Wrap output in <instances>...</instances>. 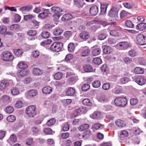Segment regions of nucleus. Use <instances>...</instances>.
Returning a JSON list of instances; mask_svg holds the SVG:
<instances>
[{"label":"nucleus","instance_id":"1a4fd4ad","mask_svg":"<svg viewBox=\"0 0 146 146\" xmlns=\"http://www.w3.org/2000/svg\"><path fill=\"white\" fill-rule=\"evenodd\" d=\"M98 12V7L94 5L91 7L90 9V13L92 16L96 15Z\"/></svg>","mask_w":146,"mask_h":146},{"label":"nucleus","instance_id":"f3484780","mask_svg":"<svg viewBox=\"0 0 146 146\" xmlns=\"http://www.w3.org/2000/svg\"><path fill=\"white\" fill-rule=\"evenodd\" d=\"M49 9H45L44 11L39 13L38 17L39 18L44 19L47 17L48 16Z\"/></svg>","mask_w":146,"mask_h":146},{"label":"nucleus","instance_id":"6ab92c4d","mask_svg":"<svg viewBox=\"0 0 146 146\" xmlns=\"http://www.w3.org/2000/svg\"><path fill=\"white\" fill-rule=\"evenodd\" d=\"M101 52V49L98 47H94L92 50V54L94 56L99 55Z\"/></svg>","mask_w":146,"mask_h":146},{"label":"nucleus","instance_id":"7c9ffc66","mask_svg":"<svg viewBox=\"0 0 146 146\" xmlns=\"http://www.w3.org/2000/svg\"><path fill=\"white\" fill-rule=\"evenodd\" d=\"M72 34V33L71 31H67L64 33L63 35L65 38L68 40L71 36Z\"/></svg>","mask_w":146,"mask_h":146},{"label":"nucleus","instance_id":"0eeeda50","mask_svg":"<svg viewBox=\"0 0 146 146\" xmlns=\"http://www.w3.org/2000/svg\"><path fill=\"white\" fill-rule=\"evenodd\" d=\"M134 81L140 85H143L145 84L146 80L142 76H135Z\"/></svg>","mask_w":146,"mask_h":146},{"label":"nucleus","instance_id":"bb28decb","mask_svg":"<svg viewBox=\"0 0 146 146\" xmlns=\"http://www.w3.org/2000/svg\"><path fill=\"white\" fill-rule=\"evenodd\" d=\"M115 123L117 126L120 127H123L126 125L125 123L123 121L119 119L117 120Z\"/></svg>","mask_w":146,"mask_h":146},{"label":"nucleus","instance_id":"2f4dec72","mask_svg":"<svg viewBox=\"0 0 146 146\" xmlns=\"http://www.w3.org/2000/svg\"><path fill=\"white\" fill-rule=\"evenodd\" d=\"M134 71V73L136 74H143L144 72V69L139 67L135 68Z\"/></svg>","mask_w":146,"mask_h":146},{"label":"nucleus","instance_id":"c9c22d12","mask_svg":"<svg viewBox=\"0 0 146 146\" xmlns=\"http://www.w3.org/2000/svg\"><path fill=\"white\" fill-rule=\"evenodd\" d=\"M37 94V91L35 90H32L29 91L28 95L30 97L35 96Z\"/></svg>","mask_w":146,"mask_h":146},{"label":"nucleus","instance_id":"4be33fe9","mask_svg":"<svg viewBox=\"0 0 146 146\" xmlns=\"http://www.w3.org/2000/svg\"><path fill=\"white\" fill-rule=\"evenodd\" d=\"M75 46L73 42L69 43L68 45L67 49L68 51L70 52H74L75 49Z\"/></svg>","mask_w":146,"mask_h":146},{"label":"nucleus","instance_id":"aec40b11","mask_svg":"<svg viewBox=\"0 0 146 146\" xmlns=\"http://www.w3.org/2000/svg\"><path fill=\"white\" fill-rule=\"evenodd\" d=\"M117 45L121 47V48L123 50L127 49L129 46L128 42H120L118 43Z\"/></svg>","mask_w":146,"mask_h":146},{"label":"nucleus","instance_id":"603ef678","mask_svg":"<svg viewBox=\"0 0 146 146\" xmlns=\"http://www.w3.org/2000/svg\"><path fill=\"white\" fill-rule=\"evenodd\" d=\"M7 28L4 25H2L0 26V33L1 34L4 35L6 31Z\"/></svg>","mask_w":146,"mask_h":146},{"label":"nucleus","instance_id":"9b49d317","mask_svg":"<svg viewBox=\"0 0 146 146\" xmlns=\"http://www.w3.org/2000/svg\"><path fill=\"white\" fill-rule=\"evenodd\" d=\"M32 6H26L21 8L20 10L23 14H26V13L32 9Z\"/></svg>","mask_w":146,"mask_h":146},{"label":"nucleus","instance_id":"ddd939ff","mask_svg":"<svg viewBox=\"0 0 146 146\" xmlns=\"http://www.w3.org/2000/svg\"><path fill=\"white\" fill-rule=\"evenodd\" d=\"M75 93L74 89L71 87L69 88L66 92V95L69 96H72Z\"/></svg>","mask_w":146,"mask_h":146},{"label":"nucleus","instance_id":"37998d69","mask_svg":"<svg viewBox=\"0 0 146 146\" xmlns=\"http://www.w3.org/2000/svg\"><path fill=\"white\" fill-rule=\"evenodd\" d=\"M92 85L94 88H97L100 86L101 83L99 80H95L92 83Z\"/></svg>","mask_w":146,"mask_h":146},{"label":"nucleus","instance_id":"052dcab7","mask_svg":"<svg viewBox=\"0 0 146 146\" xmlns=\"http://www.w3.org/2000/svg\"><path fill=\"white\" fill-rule=\"evenodd\" d=\"M110 88V84L109 83H106L104 84L102 86V89L105 90H107Z\"/></svg>","mask_w":146,"mask_h":146},{"label":"nucleus","instance_id":"a211bd4d","mask_svg":"<svg viewBox=\"0 0 146 146\" xmlns=\"http://www.w3.org/2000/svg\"><path fill=\"white\" fill-rule=\"evenodd\" d=\"M14 53L15 56L17 57H20L23 54V52L22 49H15L14 50Z\"/></svg>","mask_w":146,"mask_h":146},{"label":"nucleus","instance_id":"4c0bfd02","mask_svg":"<svg viewBox=\"0 0 146 146\" xmlns=\"http://www.w3.org/2000/svg\"><path fill=\"white\" fill-rule=\"evenodd\" d=\"M11 93L13 95H17L19 94V90L18 88L13 87L11 89Z\"/></svg>","mask_w":146,"mask_h":146},{"label":"nucleus","instance_id":"864d4df0","mask_svg":"<svg viewBox=\"0 0 146 146\" xmlns=\"http://www.w3.org/2000/svg\"><path fill=\"white\" fill-rule=\"evenodd\" d=\"M18 66L21 69H25L28 67L27 64L22 62H19L18 64Z\"/></svg>","mask_w":146,"mask_h":146},{"label":"nucleus","instance_id":"a19ab883","mask_svg":"<svg viewBox=\"0 0 146 146\" xmlns=\"http://www.w3.org/2000/svg\"><path fill=\"white\" fill-rule=\"evenodd\" d=\"M63 74L61 72H58L54 74V78L56 80H59L61 78Z\"/></svg>","mask_w":146,"mask_h":146},{"label":"nucleus","instance_id":"13d9d810","mask_svg":"<svg viewBox=\"0 0 146 146\" xmlns=\"http://www.w3.org/2000/svg\"><path fill=\"white\" fill-rule=\"evenodd\" d=\"M82 103L84 105L87 106H91L92 105V104L90 102V100L88 99H84L82 101Z\"/></svg>","mask_w":146,"mask_h":146},{"label":"nucleus","instance_id":"774afa93","mask_svg":"<svg viewBox=\"0 0 146 146\" xmlns=\"http://www.w3.org/2000/svg\"><path fill=\"white\" fill-rule=\"evenodd\" d=\"M36 32L35 30H29L28 32V35L31 36H34L36 34Z\"/></svg>","mask_w":146,"mask_h":146},{"label":"nucleus","instance_id":"cd10ccee","mask_svg":"<svg viewBox=\"0 0 146 146\" xmlns=\"http://www.w3.org/2000/svg\"><path fill=\"white\" fill-rule=\"evenodd\" d=\"M113 50L109 46H106L104 48L103 52L105 54H110L112 52Z\"/></svg>","mask_w":146,"mask_h":146},{"label":"nucleus","instance_id":"bf43d9fd","mask_svg":"<svg viewBox=\"0 0 146 146\" xmlns=\"http://www.w3.org/2000/svg\"><path fill=\"white\" fill-rule=\"evenodd\" d=\"M43 131L46 134H51L52 133V129L48 128H44Z\"/></svg>","mask_w":146,"mask_h":146},{"label":"nucleus","instance_id":"72a5a7b5","mask_svg":"<svg viewBox=\"0 0 146 146\" xmlns=\"http://www.w3.org/2000/svg\"><path fill=\"white\" fill-rule=\"evenodd\" d=\"M137 52L135 50L132 49L128 52V55L131 57H134L137 55Z\"/></svg>","mask_w":146,"mask_h":146},{"label":"nucleus","instance_id":"58836bf2","mask_svg":"<svg viewBox=\"0 0 146 146\" xmlns=\"http://www.w3.org/2000/svg\"><path fill=\"white\" fill-rule=\"evenodd\" d=\"M40 54V52L37 50L33 51L31 53V56L34 58H38Z\"/></svg>","mask_w":146,"mask_h":146},{"label":"nucleus","instance_id":"c85d7f7f","mask_svg":"<svg viewBox=\"0 0 146 146\" xmlns=\"http://www.w3.org/2000/svg\"><path fill=\"white\" fill-rule=\"evenodd\" d=\"M84 71L86 72H90L93 71L92 67L90 65H85L83 67Z\"/></svg>","mask_w":146,"mask_h":146},{"label":"nucleus","instance_id":"de8ad7c7","mask_svg":"<svg viewBox=\"0 0 146 146\" xmlns=\"http://www.w3.org/2000/svg\"><path fill=\"white\" fill-rule=\"evenodd\" d=\"M56 121V120L54 118L49 119L46 123V124L48 126H51L53 125Z\"/></svg>","mask_w":146,"mask_h":146},{"label":"nucleus","instance_id":"e433bc0d","mask_svg":"<svg viewBox=\"0 0 146 146\" xmlns=\"http://www.w3.org/2000/svg\"><path fill=\"white\" fill-rule=\"evenodd\" d=\"M75 4L78 7H81L84 5L83 2L81 0H74Z\"/></svg>","mask_w":146,"mask_h":146},{"label":"nucleus","instance_id":"423d86ee","mask_svg":"<svg viewBox=\"0 0 146 146\" xmlns=\"http://www.w3.org/2000/svg\"><path fill=\"white\" fill-rule=\"evenodd\" d=\"M118 10L115 7L112 8L109 11L108 16L113 18V20H117L118 18Z\"/></svg>","mask_w":146,"mask_h":146},{"label":"nucleus","instance_id":"ea45409f","mask_svg":"<svg viewBox=\"0 0 146 146\" xmlns=\"http://www.w3.org/2000/svg\"><path fill=\"white\" fill-rule=\"evenodd\" d=\"M130 79L126 77H123L121 78L119 80L121 84H125L129 81Z\"/></svg>","mask_w":146,"mask_h":146},{"label":"nucleus","instance_id":"680f3d73","mask_svg":"<svg viewBox=\"0 0 146 146\" xmlns=\"http://www.w3.org/2000/svg\"><path fill=\"white\" fill-rule=\"evenodd\" d=\"M110 35L112 36L117 37L119 36V33L115 30H112L110 32Z\"/></svg>","mask_w":146,"mask_h":146},{"label":"nucleus","instance_id":"8fccbe9b","mask_svg":"<svg viewBox=\"0 0 146 146\" xmlns=\"http://www.w3.org/2000/svg\"><path fill=\"white\" fill-rule=\"evenodd\" d=\"M7 120L9 122H12L14 121L16 119L15 116L13 115H10L7 118Z\"/></svg>","mask_w":146,"mask_h":146},{"label":"nucleus","instance_id":"49530a36","mask_svg":"<svg viewBox=\"0 0 146 146\" xmlns=\"http://www.w3.org/2000/svg\"><path fill=\"white\" fill-rule=\"evenodd\" d=\"M107 6L106 4H101V12L103 14L105 13L106 11Z\"/></svg>","mask_w":146,"mask_h":146},{"label":"nucleus","instance_id":"2eb2a0df","mask_svg":"<svg viewBox=\"0 0 146 146\" xmlns=\"http://www.w3.org/2000/svg\"><path fill=\"white\" fill-rule=\"evenodd\" d=\"M9 85V84L7 81L2 80L0 81V90H3Z\"/></svg>","mask_w":146,"mask_h":146},{"label":"nucleus","instance_id":"412c9836","mask_svg":"<svg viewBox=\"0 0 146 146\" xmlns=\"http://www.w3.org/2000/svg\"><path fill=\"white\" fill-rule=\"evenodd\" d=\"M92 136V131L90 130H88L84 132L82 135V137L85 139H87L90 137Z\"/></svg>","mask_w":146,"mask_h":146},{"label":"nucleus","instance_id":"69168bd1","mask_svg":"<svg viewBox=\"0 0 146 146\" xmlns=\"http://www.w3.org/2000/svg\"><path fill=\"white\" fill-rule=\"evenodd\" d=\"M133 132L136 135L139 134L141 132V130L138 127H134L133 129Z\"/></svg>","mask_w":146,"mask_h":146},{"label":"nucleus","instance_id":"5701e85b","mask_svg":"<svg viewBox=\"0 0 146 146\" xmlns=\"http://www.w3.org/2000/svg\"><path fill=\"white\" fill-rule=\"evenodd\" d=\"M72 18V15L68 13L64 15L61 18V20L62 21H65L71 19Z\"/></svg>","mask_w":146,"mask_h":146},{"label":"nucleus","instance_id":"0e129e2a","mask_svg":"<svg viewBox=\"0 0 146 146\" xmlns=\"http://www.w3.org/2000/svg\"><path fill=\"white\" fill-rule=\"evenodd\" d=\"M90 85L88 84L83 85L82 87V90L83 91H86L90 88Z\"/></svg>","mask_w":146,"mask_h":146},{"label":"nucleus","instance_id":"3c124183","mask_svg":"<svg viewBox=\"0 0 146 146\" xmlns=\"http://www.w3.org/2000/svg\"><path fill=\"white\" fill-rule=\"evenodd\" d=\"M41 35L43 38H47L49 36L50 33L48 32L44 31L41 34Z\"/></svg>","mask_w":146,"mask_h":146},{"label":"nucleus","instance_id":"9d476101","mask_svg":"<svg viewBox=\"0 0 146 146\" xmlns=\"http://www.w3.org/2000/svg\"><path fill=\"white\" fill-rule=\"evenodd\" d=\"M79 36L81 39L86 40L90 37V35L88 32L84 31L80 34Z\"/></svg>","mask_w":146,"mask_h":146},{"label":"nucleus","instance_id":"7ed1b4c3","mask_svg":"<svg viewBox=\"0 0 146 146\" xmlns=\"http://www.w3.org/2000/svg\"><path fill=\"white\" fill-rule=\"evenodd\" d=\"M36 107L33 105L28 107L26 110V113L28 117H33L36 115Z\"/></svg>","mask_w":146,"mask_h":146},{"label":"nucleus","instance_id":"dca6fc26","mask_svg":"<svg viewBox=\"0 0 146 146\" xmlns=\"http://www.w3.org/2000/svg\"><path fill=\"white\" fill-rule=\"evenodd\" d=\"M52 88L49 86L44 87L42 89L43 93L46 94H50L52 92Z\"/></svg>","mask_w":146,"mask_h":146},{"label":"nucleus","instance_id":"4468645a","mask_svg":"<svg viewBox=\"0 0 146 146\" xmlns=\"http://www.w3.org/2000/svg\"><path fill=\"white\" fill-rule=\"evenodd\" d=\"M90 50L87 47H84L82 49L81 55L82 56L84 57L88 56L90 54Z\"/></svg>","mask_w":146,"mask_h":146},{"label":"nucleus","instance_id":"09e8293b","mask_svg":"<svg viewBox=\"0 0 146 146\" xmlns=\"http://www.w3.org/2000/svg\"><path fill=\"white\" fill-rule=\"evenodd\" d=\"M126 26L129 28H132L134 26V25L130 21L127 20L125 21Z\"/></svg>","mask_w":146,"mask_h":146},{"label":"nucleus","instance_id":"e2e57ef3","mask_svg":"<svg viewBox=\"0 0 146 146\" xmlns=\"http://www.w3.org/2000/svg\"><path fill=\"white\" fill-rule=\"evenodd\" d=\"M123 60L125 63L129 64L132 62V59L129 57H127L124 58Z\"/></svg>","mask_w":146,"mask_h":146},{"label":"nucleus","instance_id":"6e6552de","mask_svg":"<svg viewBox=\"0 0 146 146\" xmlns=\"http://www.w3.org/2000/svg\"><path fill=\"white\" fill-rule=\"evenodd\" d=\"M11 74V75L13 76H17L18 77L20 78L26 75L27 74V72L25 70H22L18 71L16 74L15 73Z\"/></svg>","mask_w":146,"mask_h":146},{"label":"nucleus","instance_id":"c756f323","mask_svg":"<svg viewBox=\"0 0 146 146\" xmlns=\"http://www.w3.org/2000/svg\"><path fill=\"white\" fill-rule=\"evenodd\" d=\"M63 32V30L59 28H56L53 32V34L54 35L58 36L61 35Z\"/></svg>","mask_w":146,"mask_h":146},{"label":"nucleus","instance_id":"f704fd0d","mask_svg":"<svg viewBox=\"0 0 146 146\" xmlns=\"http://www.w3.org/2000/svg\"><path fill=\"white\" fill-rule=\"evenodd\" d=\"M101 115V113L100 112L96 111L95 112L91 115L90 117L93 119H97L100 117Z\"/></svg>","mask_w":146,"mask_h":146},{"label":"nucleus","instance_id":"f257e3e1","mask_svg":"<svg viewBox=\"0 0 146 146\" xmlns=\"http://www.w3.org/2000/svg\"><path fill=\"white\" fill-rule=\"evenodd\" d=\"M114 102L116 106L120 107H123L127 104V100L125 97H117L115 99Z\"/></svg>","mask_w":146,"mask_h":146},{"label":"nucleus","instance_id":"a878e982","mask_svg":"<svg viewBox=\"0 0 146 146\" xmlns=\"http://www.w3.org/2000/svg\"><path fill=\"white\" fill-rule=\"evenodd\" d=\"M43 73L42 70L37 68H34L33 71V74L36 76L40 75Z\"/></svg>","mask_w":146,"mask_h":146},{"label":"nucleus","instance_id":"b1692460","mask_svg":"<svg viewBox=\"0 0 146 146\" xmlns=\"http://www.w3.org/2000/svg\"><path fill=\"white\" fill-rule=\"evenodd\" d=\"M146 29V23H141L138 24L136 26V29L142 31Z\"/></svg>","mask_w":146,"mask_h":146},{"label":"nucleus","instance_id":"338daca9","mask_svg":"<svg viewBox=\"0 0 146 146\" xmlns=\"http://www.w3.org/2000/svg\"><path fill=\"white\" fill-rule=\"evenodd\" d=\"M21 17L18 14H16L14 16V21L15 22H18L21 20Z\"/></svg>","mask_w":146,"mask_h":146},{"label":"nucleus","instance_id":"5fc2aeb1","mask_svg":"<svg viewBox=\"0 0 146 146\" xmlns=\"http://www.w3.org/2000/svg\"><path fill=\"white\" fill-rule=\"evenodd\" d=\"M102 125L100 123H96L93 125L92 127L93 129L97 130L99 129L100 128V127H102Z\"/></svg>","mask_w":146,"mask_h":146},{"label":"nucleus","instance_id":"393cba45","mask_svg":"<svg viewBox=\"0 0 146 146\" xmlns=\"http://www.w3.org/2000/svg\"><path fill=\"white\" fill-rule=\"evenodd\" d=\"M51 11L52 12L56 14L60 13L62 11V10L58 7H53L51 8Z\"/></svg>","mask_w":146,"mask_h":146},{"label":"nucleus","instance_id":"a18cd8bd","mask_svg":"<svg viewBox=\"0 0 146 146\" xmlns=\"http://www.w3.org/2000/svg\"><path fill=\"white\" fill-rule=\"evenodd\" d=\"M93 63L95 64L99 65L102 63V60L98 58H94L93 60Z\"/></svg>","mask_w":146,"mask_h":146},{"label":"nucleus","instance_id":"c03bdc74","mask_svg":"<svg viewBox=\"0 0 146 146\" xmlns=\"http://www.w3.org/2000/svg\"><path fill=\"white\" fill-rule=\"evenodd\" d=\"M78 77L76 76H72L68 79V81L72 84L74 83L78 80Z\"/></svg>","mask_w":146,"mask_h":146},{"label":"nucleus","instance_id":"4d7b16f0","mask_svg":"<svg viewBox=\"0 0 146 146\" xmlns=\"http://www.w3.org/2000/svg\"><path fill=\"white\" fill-rule=\"evenodd\" d=\"M31 23L34 27L35 28H37L39 25V23L34 19L31 20Z\"/></svg>","mask_w":146,"mask_h":146},{"label":"nucleus","instance_id":"f03ea898","mask_svg":"<svg viewBox=\"0 0 146 146\" xmlns=\"http://www.w3.org/2000/svg\"><path fill=\"white\" fill-rule=\"evenodd\" d=\"M63 44L61 42H54L51 45L50 50L52 51L58 52L61 50Z\"/></svg>","mask_w":146,"mask_h":146},{"label":"nucleus","instance_id":"39448f33","mask_svg":"<svg viewBox=\"0 0 146 146\" xmlns=\"http://www.w3.org/2000/svg\"><path fill=\"white\" fill-rule=\"evenodd\" d=\"M3 60L5 61H11L13 59V56L11 52L7 51L3 53Z\"/></svg>","mask_w":146,"mask_h":146},{"label":"nucleus","instance_id":"6e6d98bb","mask_svg":"<svg viewBox=\"0 0 146 146\" xmlns=\"http://www.w3.org/2000/svg\"><path fill=\"white\" fill-rule=\"evenodd\" d=\"M73 58V56L72 54H68L66 56L65 60L66 62H68L72 60Z\"/></svg>","mask_w":146,"mask_h":146},{"label":"nucleus","instance_id":"473e14b6","mask_svg":"<svg viewBox=\"0 0 146 146\" xmlns=\"http://www.w3.org/2000/svg\"><path fill=\"white\" fill-rule=\"evenodd\" d=\"M85 108H80L76 109L75 111L74 114V117H76L78 115L81 113H83L84 111Z\"/></svg>","mask_w":146,"mask_h":146},{"label":"nucleus","instance_id":"20e7f679","mask_svg":"<svg viewBox=\"0 0 146 146\" xmlns=\"http://www.w3.org/2000/svg\"><path fill=\"white\" fill-rule=\"evenodd\" d=\"M136 39L137 42L139 45H144L146 44V36L143 34H138L136 36Z\"/></svg>","mask_w":146,"mask_h":146},{"label":"nucleus","instance_id":"79ce46f5","mask_svg":"<svg viewBox=\"0 0 146 146\" xmlns=\"http://www.w3.org/2000/svg\"><path fill=\"white\" fill-rule=\"evenodd\" d=\"M89 127L88 124H85L80 126L78 127V129L80 131H83L88 129Z\"/></svg>","mask_w":146,"mask_h":146},{"label":"nucleus","instance_id":"f8f14e48","mask_svg":"<svg viewBox=\"0 0 146 146\" xmlns=\"http://www.w3.org/2000/svg\"><path fill=\"white\" fill-rule=\"evenodd\" d=\"M96 99L97 100L100 102H106L107 100V98L103 94H101L97 96Z\"/></svg>","mask_w":146,"mask_h":146}]
</instances>
